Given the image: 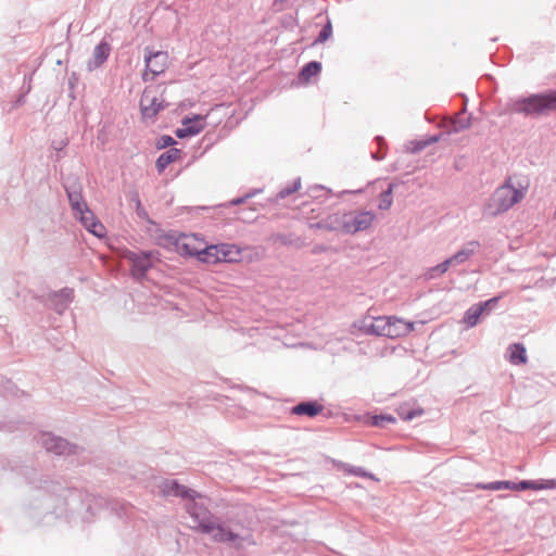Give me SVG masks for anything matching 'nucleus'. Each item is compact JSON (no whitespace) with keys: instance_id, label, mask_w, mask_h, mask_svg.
<instances>
[{"instance_id":"nucleus-32","label":"nucleus","mask_w":556,"mask_h":556,"mask_svg":"<svg viewBox=\"0 0 556 556\" xmlns=\"http://www.w3.org/2000/svg\"><path fill=\"white\" fill-rule=\"evenodd\" d=\"M191 516L194 517L195 519H198L199 521H204L205 520V515L204 514H192Z\"/></svg>"},{"instance_id":"nucleus-15","label":"nucleus","mask_w":556,"mask_h":556,"mask_svg":"<svg viewBox=\"0 0 556 556\" xmlns=\"http://www.w3.org/2000/svg\"><path fill=\"white\" fill-rule=\"evenodd\" d=\"M111 47L108 42H100L93 50L92 59L89 61L88 66L90 70L101 66L110 55Z\"/></svg>"},{"instance_id":"nucleus-8","label":"nucleus","mask_w":556,"mask_h":556,"mask_svg":"<svg viewBox=\"0 0 556 556\" xmlns=\"http://www.w3.org/2000/svg\"><path fill=\"white\" fill-rule=\"evenodd\" d=\"M165 108L161 92L154 88H146L140 99V110L144 118H154Z\"/></svg>"},{"instance_id":"nucleus-31","label":"nucleus","mask_w":556,"mask_h":556,"mask_svg":"<svg viewBox=\"0 0 556 556\" xmlns=\"http://www.w3.org/2000/svg\"><path fill=\"white\" fill-rule=\"evenodd\" d=\"M453 128L452 130L457 132V131H460L463 129H465L468 125L467 124H463L460 122H458L457 119H453Z\"/></svg>"},{"instance_id":"nucleus-17","label":"nucleus","mask_w":556,"mask_h":556,"mask_svg":"<svg viewBox=\"0 0 556 556\" xmlns=\"http://www.w3.org/2000/svg\"><path fill=\"white\" fill-rule=\"evenodd\" d=\"M181 159V151L176 148H172L164 153H162L159 159L156 160L155 166L159 170V173H162L165 170V168Z\"/></svg>"},{"instance_id":"nucleus-23","label":"nucleus","mask_w":556,"mask_h":556,"mask_svg":"<svg viewBox=\"0 0 556 556\" xmlns=\"http://www.w3.org/2000/svg\"><path fill=\"white\" fill-rule=\"evenodd\" d=\"M321 70L319 62L312 61L307 63L301 71L299 78L303 83H308L312 77L317 76Z\"/></svg>"},{"instance_id":"nucleus-11","label":"nucleus","mask_w":556,"mask_h":556,"mask_svg":"<svg viewBox=\"0 0 556 556\" xmlns=\"http://www.w3.org/2000/svg\"><path fill=\"white\" fill-rule=\"evenodd\" d=\"M182 127L178 128L175 134L178 138H186L200 134L205 127V116L194 115L182 119Z\"/></svg>"},{"instance_id":"nucleus-4","label":"nucleus","mask_w":556,"mask_h":556,"mask_svg":"<svg viewBox=\"0 0 556 556\" xmlns=\"http://www.w3.org/2000/svg\"><path fill=\"white\" fill-rule=\"evenodd\" d=\"M514 110L526 115H541L556 110V91L533 94L518 100L514 104Z\"/></svg>"},{"instance_id":"nucleus-7","label":"nucleus","mask_w":556,"mask_h":556,"mask_svg":"<svg viewBox=\"0 0 556 556\" xmlns=\"http://www.w3.org/2000/svg\"><path fill=\"white\" fill-rule=\"evenodd\" d=\"M146 70L142 74L144 81L154 79L163 74L169 65V54L166 51H153L150 48L144 50Z\"/></svg>"},{"instance_id":"nucleus-18","label":"nucleus","mask_w":556,"mask_h":556,"mask_svg":"<svg viewBox=\"0 0 556 556\" xmlns=\"http://www.w3.org/2000/svg\"><path fill=\"white\" fill-rule=\"evenodd\" d=\"M324 409L321 404L317 402H303L292 408V413L299 416L306 415L308 417H315L320 414Z\"/></svg>"},{"instance_id":"nucleus-29","label":"nucleus","mask_w":556,"mask_h":556,"mask_svg":"<svg viewBox=\"0 0 556 556\" xmlns=\"http://www.w3.org/2000/svg\"><path fill=\"white\" fill-rule=\"evenodd\" d=\"M175 143V140L170 136H162L157 141L159 148L170 147Z\"/></svg>"},{"instance_id":"nucleus-2","label":"nucleus","mask_w":556,"mask_h":556,"mask_svg":"<svg viewBox=\"0 0 556 556\" xmlns=\"http://www.w3.org/2000/svg\"><path fill=\"white\" fill-rule=\"evenodd\" d=\"M528 188L529 184L527 181L515 184L513 178H508L489 199L484 206V214L496 216L508 211L525 198Z\"/></svg>"},{"instance_id":"nucleus-25","label":"nucleus","mask_w":556,"mask_h":556,"mask_svg":"<svg viewBox=\"0 0 556 556\" xmlns=\"http://www.w3.org/2000/svg\"><path fill=\"white\" fill-rule=\"evenodd\" d=\"M392 190L393 186L389 185L388 189L380 194L379 208L388 210L392 205Z\"/></svg>"},{"instance_id":"nucleus-12","label":"nucleus","mask_w":556,"mask_h":556,"mask_svg":"<svg viewBox=\"0 0 556 556\" xmlns=\"http://www.w3.org/2000/svg\"><path fill=\"white\" fill-rule=\"evenodd\" d=\"M497 301H498V298H493L485 302L472 305L465 313L464 323L468 327L476 326L479 321L480 316L484 313V311L494 306L497 303Z\"/></svg>"},{"instance_id":"nucleus-5","label":"nucleus","mask_w":556,"mask_h":556,"mask_svg":"<svg viewBox=\"0 0 556 556\" xmlns=\"http://www.w3.org/2000/svg\"><path fill=\"white\" fill-rule=\"evenodd\" d=\"M68 200L74 211V215L79 218L85 228L92 235L102 238L105 235V227L97 219L94 214L88 208L83 200L80 192L67 191Z\"/></svg>"},{"instance_id":"nucleus-27","label":"nucleus","mask_w":556,"mask_h":556,"mask_svg":"<svg viewBox=\"0 0 556 556\" xmlns=\"http://www.w3.org/2000/svg\"><path fill=\"white\" fill-rule=\"evenodd\" d=\"M424 412L421 409H418V410H412V412H406L404 409V407H401L399 409V415L401 416L402 419L404 420H410L413 419L414 417L416 416H419L421 415Z\"/></svg>"},{"instance_id":"nucleus-33","label":"nucleus","mask_w":556,"mask_h":556,"mask_svg":"<svg viewBox=\"0 0 556 556\" xmlns=\"http://www.w3.org/2000/svg\"><path fill=\"white\" fill-rule=\"evenodd\" d=\"M554 216L556 217V210H555Z\"/></svg>"},{"instance_id":"nucleus-19","label":"nucleus","mask_w":556,"mask_h":556,"mask_svg":"<svg viewBox=\"0 0 556 556\" xmlns=\"http://www.w3.org/2000/svg\"><path fill=\"white\" fill-rule=\"evenodd\" d=\"M479 247L480 244L478 241L468 242L463 249H460L457 253L451 256L453 264L458 265L465 263L470 256H472L477 252Z\"/></svg>"},{"instance_id":"nucleus-10","label":"nucleus","mask_w":556,"mask_h":556,"mask_svg":"<svg viewBox=\"0 0 556 556\" xmlns=\"http://www.w3.org/2000/svg\"><path fill=\"white\" fill-rule=\"evenodd\" d=\"M152 253L140 252V253H128L126 258L131 264V273L134 276L141 278L152 266Z\"/></svg>"},{"instance_id":"nucleus-3","label":"nucleus","mask_w":556,"mask_h":556,"mask_svg":"<svg viewBox=\"0 0 556 556\" xmlns=\"http://www.w3.org/2000/svg\"><path fill=\"white\" fill-rule=\"evenodd\" d=\"M368 332L388 338L404 337L415 330V324L395 316H379L367 327Z\"/></svg>"},{"instance_id":"nucleus-21","label":"nucleus","mask_w":556,"mask_h":556,"mask_svg":"<svg viewBox=\"0 0 556 556\" xmlns=\"http://www.w3.org/2000/svg\"><path fill=\"white\" fill-rule=\"evenodd\" d=\"M215 244L207 245L204 241V249H202L198 255V260L202 263L214 265L219 263Z\"/></svg>"},{"instance_id":"nucleus-22","label":"nucleus","mask_w":556,"mask_h":556,"mask_svg":"<svg viewBox=\"0 0 556 556\" xmlns=\"http://www.w3.org/2000/svg\"><path fill=\"white\" fill-rule=\"evenodd\" d=\"M509 362L514 365L527 363V351L522 344L515 343L509 346Z\"/></svg>"},{"instance_id":"nucleus-14","label":"nucleus","mask_w":556,"mask_h":556,"mask_svg":"<svg viewBox=\"0 0 556 556\" xmlns=\"http://www.w3.org/2000/svg\"><path fill=\"white\" fill-rule=\"evenodd\" d=\"M43 444L47 451L54 452L58 455L67 454L71 452V446L65 440L61 438H54L50 434H46L43 437Z\"/></svg>"},{"instance_id":"nucleus-13","label":"nucleus","mask_w":556,"mask_h":556,"mask_svg":"<svg viewBox=\"0 0 556 556\" xmlns=\"http://www.w3.org/2000/svg\"><path fill=\"white\" fill-rule=\"evenodd\" d=\"M219 263L222 262H238L241 257V250L235 244H215Z\"/></svg>"},{"instance_id":"nucleus-28","label":"nucleus","mask_w":556,"mask_h":556,"mask_svg":"<svg viewBox=\"0 0 556 556\" xmlns=\"http://www.w3.org/2000/svg\"><path fill=\"white\" fill-rule=\"evenodd\" d=\"M451 265H454V264L450 257V258L445 260L443 263L433 267L431 270L438 271L439 274H444L445 271H447V269L450 268Z\"/></svg>"},{"instance_id":"nucleus-26","label":"nucleus","mask_w":556,"mask_h":556,"mask_svg":"<svg viewBox=\"0 0 556 556\" xmlns=\"http://www.w3.org/2000/svg\"><path fill=\"white\" fill-rule=\"evenodd\" d=\"M331 35H332V26H331V23L328 22L324 26L321 31L319 33L315 42H319V43L325 42L326 40H328L330 38Z\"/></svg>"},{"instance_id":"nucleus-6","label":"nucleus","mask_w":556,"mask_h":556,"mask_svg":"<svg viewBox=\"0 0 556 556\" xmlns=\"http://www.w3.org/2000/svg\"><path fill=\"white\" fill-rule=\"evenodd\" d=\"M167 247L173 248L180 255L198 257L204 249V239L195 233H170L165 236Z\"/></svg>"},{"instance_id":"nucleus-20","label":"nucleus","mask_w":556,"mask_h":556,"mask_svg":"<svg viewBox=\"0 0 556 556\" xmlns=\"http://www.w3.org/2000/svg\"><path fill=\"white\" fill-rule=\"evenodd\" d=\"M160 489L164 495H174V496H182V497L191 496L190 490H187L185 486L179 485L174 480L163 481L162 484L160 485Z\"/></svg>"},{"instance_id":"nucleus-30","label":"nucleus","mask_w":556,"mask_h":556,"mask_svg":"<svg viewBox=\"0 0 556 556\" xmlns=\"http://www.w3.org/2000/svg\"><path fill=\"white\" fill-rule=\"evenodd\" d=\"M383 421L394 422L395 418L392 416H377L375 417L374 425L381 426Z\"/></svg>"},{"instance_id":"nucleus-24","label":"nucleus","mask_w":556,"mask_h":556,"mask_svg":"<svg viewBox=\"0 0 556 556\" xmlns=\"http://www.w3.org/2000/svg\"><path fill=\"white\" fill-rule=\"evenodd\" d=\"M517 484L518 483L510 482V481H496V482H492V483H489V484H482V485H479V486L481 489H484V490H514V491H518Z\"/></svg>"},{"instance_id":"nucleus-16","label":"nucleus","mask_w":556,"mask_h":556,"mask_svg":"<svg viewBox=\"0 0 556 556\" xmlns=\"http://www.w3.org/2000/svg\"><path fill=\"white\" fill-rule=\"evenodd\" d=\"M518 491L523 490H551L556 488V481L553 479H541L534 481H521L517 484Z\"/></svg>"},{"instance_id":"nucleus-9","label":"nucleus","mask_w":556,"mask_h":556,"mask_svg":"<svg viewBox=\"0 0 556 556\" xmlns=\"http://www.w3.org/2000/svg\"><path fill=\"white\" fill-rule=\"evenodd\" d=\"M197 530L217 542H232L238 536L228 528V523H198Z\"/></svg>"},{"instance_id":"nucleus-1","label":"nucleus","mask_w":556,"mask_h":556,"mask_svg":"<svg viewBox=\"0 0 556 556\" xmlns=\"http://www.w3.org/2000/svg\"><path fill=\"white\" fill-rule=\"evenodd\" d=\"M374 220L375 215L371 212L354 211L328 215L325 219L311 227L354 235L358 231L367 230Z\"/></svg>"}]
</instances>
